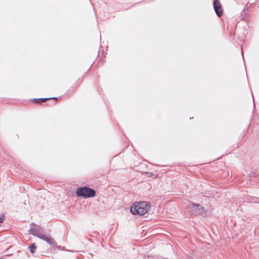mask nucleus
<instances>
[{"label":"nucleus","mask_w":259,"mask_h":259,"mask_svg":"<svg viewBox=\"0 0 259 259\" xmlns=\"http://www.w3.org/2000/svg\"><path fill=\"white\" fill-rule=\"evenodd\" d=\"M150 207V204L145 201L135 202L131 208V212L134 215H143L148 212Z\"/></svg>","instance_id":"nucleus-1"},{"label":"nucleus","mask_w":259,"mask_h":259,"mask_svg":"<svg viewBox=\"0 0 259 259\" xmlns=\"http://www.w3.org/2000/svg\"><path fill=\"white\" fill-rule=\"evenodd\" d=\"M76 195L84 198L93 197L96 195L94 190L88 187H80L76 190Z\"/></svg>","instance_id":"nucleus-2"},{"label":"nucleus","mask_w":259,"mask_h":259,"mask_svg":"<svg viewBox=\"0 0 259 259\" xmlns=\"http://www.w3.org/2000/svg\"><path fill=\"white\" fill-rule=\"evenodd\" d=\"M191 211L194 215L202 214L205 212L204 207L200 204H191L190 206Z\"/></svg>","instance_id":"nucleus-3"},{"label":"nucleus","mask_w":259,"mask_h":259,"mask_svg":"<svg viewBox=\"0 0 259 259\" xmlns=\"http://www.w3.org/2000/svg\"><path fill=\"white\" fill-rule=\"evenodd\" d=\"M214 10L219 17H221L223 14L222 6L219 0H214L213 2Z\"/></svg>","instance_id":"nucleus-4"},{"label":"nucleus","mask_w":259,"mask_h":259,"mask_svg":"<svg viewBox=\"0 0 259 259\" xmlns=\"http://www.w3.org/2000/svg\"><path fill=\"white\" fill-rule=\"evenodd\" d=\"M38 237L40 239L46 241L49 244L52 245H56V243L54 239L51 237L50 236H48L45 234H40L38 235Z\"/></svg>","instance_id":"nucleus-5"},{"label":"nucleus","mask_w":259,"mask_h":259,"mask_svg":"<svg viewBox=\"0 0 259 259\" xmlns=\"http://www.w3.org/2000/svg\"><path fill=\"white\" fill-rule=\"evenodd\" d=\"M50 98H39V99H31V101L35 103H37V104H40V103H41L42 102H45V101H46L47 100H49L50 99Z\"/></svg>","instance_id":"nucleus-6"},{"label":"nucleus","mask_w":259,"mask_h":259,"mask_svg":"<svg viewBox=\"0 0 259 259\" xmlns=\"http://www.w3.org/2000/svg\"><path fill=\"white\" fill-rule=\"evenodd\" d=\"M36 245L35 243H32L30 246L29 248L30 249V252L32 253H34L35 252V249H36Z\"/></svg>","instance_id":"nucleus-7"},{"label":"nucleus","mask_w":259,"mask_h":259,"mask_svg":"<svg viewBox=\"0 0 259 259\" xmlns=\"http://www.w3.org/2000/svg\"><path fill=\"white\" fill-rule=\"evenodd\" d=\"M4 221V218L2 217H0V224Z\"/></svg>","instance_id":"nucleus-8"},{"label":"nucleus","mask_w":259,"mask_h":259,"mask_svg":"<svg viewBox=\"0 0 259 259\" xmlns=\"http://www.w3.org/2000/svg\"><path fill=\"white\" fill-rule=\"evenodd\" d=\"M52 99H55L56 100H57V99L56 98H53Z\"/></svg>","instance_id":"nucleus-9"}]
</instances>
